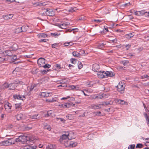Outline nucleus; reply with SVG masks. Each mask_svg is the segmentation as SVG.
<instances>
[{"label":"nucleus","instance_id":"13d9d810","mask_svg":"<svg viewBox=\"0 0 149 149\" xmlns=\"http://www.w3.org/2000/svg\"><path fill=\"white\" fill-rule=\"evenodd\" d=\"M49 70L50 69L43 70H41V72L43 73V74H45L46 73L48 72L49 71Z\"/></svg>","mask_w":149,"mask_h":149},{"label":"nucleus","instance_id":"f8f14e48","mask_svg":"<svg viewBox=\"0 0 149 149\" xmlns=\"http://www.w3.org/2000/svg\"><path fill=\"white\" fill-rule=\"evenodd\" d=\"M15 118L18 120H22L24 118V116L22 113H20L16 115Z\"/></svg>","mask_w":149,"mask_h":149},{"label":"nucleus","instance_id":"49530a36","mask_svg":"<svg viewBox=\"0 0 149 149\" xmlns=\"http://www.w3.org/2000/svg\"><path fill=\"white\" fill-rule=\"evenodd\" d=\"M38 116H39L38 114L31 115L30 116V118L31 119H36V117H37Z\"/></svg>","mask_w":149,"mask_h":149},{"label":"nucleus","instance_id":"052dcab7","mask_svg":"<svg viewBox=\"0 0 149 149\" xmlns=\"http://www.w3.org/2000/svg\"><path fill=\"white\" fill-rule=\"evenodd\" d=\"M4 102L2 97L0 95V104H2Z\"/></svg>","mask_w":149,"mask_h":149},{"label":"nucleus","instance_id":"5fc2aeb1","mask_svg":"<svg viewBox=\"0 0 149 149\" xmlns=\"http://www.w3.org/2000/svg\"><path fill=\"white\" fill-rule=\"evenodd\" d=\"M104 102V104H105L106 105H111L112 104V102L111 103L110 102Z\"/></svg>","mask_w":149,"mask_h":149},{"label":"nucleus","instance_id":"09e8293b","mask_svg":"<svg viewBox=\"0 0 149 149\" xmlns=\"http://www.w3.org/2000/svg\"><path fill=\"white\" fill-rule=\"evenodd\" d=\"M1 54V56H2V57H6L7 56V54H6V51H4Z\"/></svg>","mask_w":149,"mask_h":149},{"label":"nucleus","instance_id":"7ed1b4c3","mask_svg":"<svg viewBox=\"0 0 149 149\" xmlns=\"http://www.w3.org/2000/svg\"><path fill=\"white\" fill-rule=\"evenodd\" d=\"M104 105V102H102L100 104H93L91 106V108L94 109H98L102 108Z\"/></svg>","mask_w":149,"mask_h":149},{"label":"nucleus","instance_id":"b1692460","mask_svg":"<svg viewBox=\"0 0 149 149\" xmlns=\"http://www.w3.org/2000/svg\"><path fill=\"white\" fill-rule=\"evenodd\" d=\"M9 89L10 90H14L15 88V87L16 86L15 84L14 83H11L9 84Z\"/></svg>","mask_w":149,"mask_h":149},{"label":"nucleus","instance_id":"e2e57ef3","mask_svg":"<svg viewBox=\"0 0 149 149\" xmlns=\"http://www.w3.org/2000/svg\"><path fill=\"white\" fill-rule=\"evenodd\" d=\"M131 45L130 44H129L127 45H124V46L125 47H128V48L126 49L127 50L131 46Z\"/></svg>","mask_w":149,"mask_h":149},{"label":"nucleus","instance_id":"c03bdc74","mask_svg":"<svg viewBox=\"0 0 149 149\" xmlns=\"http://www.w3.org/2000/svg\"><path fill=\"white\" fill-rule=\"evenodd\" d=\"M68 82L66 80V79H63L62 80H61V82H60V84H66V83Z\"/></svg>","mask_w":149,"mask_h":149},{"label":"nucleus","instance_id":"f704fd0d","mask_svg":"<svg viewBox=\"0 0 149 149\" xmlns=\"http://www.w3.org/2000/svg\"><path fill=\"white\" fill-rule=\"evenodd\" d=\"M70 60L71 62L74 64L76 63L77 61V60H76L75 59L73 58H71Z\"/></svg>","mask_w":149,"mask_h":149},{"label":"nucleus","instance_id":"a18cd8bd","mask_svg":"<svg viewBox=\"0 0 149 149\" xmlns=\"http://www.w3.org/2000/svg\"><path fill=\"white\" fill-rule=\"evenodd\" d=\"M85 19V18L83 16H81L78 18V20H83Z\"/></svg>","mask_w":149,"mask_h":149},{"label":"nucleus","instance_id":"bb28decb","mask_svg":"<svg viewBox=\"0 0 149 149\" xmlns=\"http://www.w3.org/2000/svg\"><path fill=\"white\" fill-rule=\"evenodd\" d=\"M77 145V143L76 142H74L73 141H71L69 143V145L72 147H75Z\"/></svg>","mask_w":149,"mask_h":149},{"label":"nucleus","instance_id":"aec40b11","mask_svg":"<svg viewBox=\"0 0 149 149\" xmlns=\"http://www.w3.org/2000/svg\"><path fill=\"white\" fill-rule=\"evenodd\" d=\"M16 111H18L22 109L21 105L20 104H15Z\"/></svg>","mask_w":149,"mask_h":149},{"label":"nucleus","instance_id":"4c0bfd02","mask_svg":"<svg viewBox=\"0 0 149 149\" xmlns=\"http://www.w3.org/2000/svg\"><path fill=\"white\" fill-rule=\"evenodd\" d=\"M78 66L79 69H80L83 67V65L81 62L78 61Z\"/></svg>","mask_w":149,"mask_h":149},{"label":"nucleus","instance_id":"f3484780","mask_svg":"<svg viewBox=\"0 0 149 149\" xmlns=\"http://www.w3.org/2000/svg\"><path fill=\"white\" fill-rule=\"evenodd\" d=\"M54 114V112L52 110H49L47 111V114L45 115V116L46 117L49 116H52Z\"/></svg>","mask_w":149,"mask_h":149},{"label":"nucleus","instance_id":"9b49d317","mask_svg":"<svg viewBox=\"0 0 149 149\" xmlns=\"http://www.w3.org/2000/svg\"><path fill=\"white\" fill-rule=\"evenodd\" d=\"M105 72L104 71H99L97 73V74L98 75L99 77L101 78H103L104 77H106L105 76Z\"/></svg>","mask_w":149,"mask_h":149},{"label":"nucleus","instance_id":"0eeeda50","mask_svg":"<svg viewBox=\"0 0 149 149\" xmlns=\"http://www.w3.org/2000/svg\"><path fill=\"white\" fill-rule=\"evenodd\" d=\"M46 15L52 16L55 15L54 12L52 9L49 8L46 9Z\"/></svg>","mask_w":149,"mask_h":149},{"label":"nucleus","instance_id":"a878e982","mask_svg":"<svg viewBox=\"0 0 149 149\" xmlns=\"http://www.w3.org/2000/svg\"><path fill=\"white\" fill-rule=\"evenodd\" d=\"M8 143L10 145L12 143L13 144H15V140H14V139H13L12 138L8 139Z\"/></svg>","mask_w":149,"mask_h":149},{"label":"nucleus","instance_id":"6e6552de","mask_svg":"<svg viewBox=\"0 0 149 149\" xmlns=\"http://www.w3.org/2000/svg\"><path fill=\"white\" fill-rule=\"evenodd\" d=\"M13 97L15 99H19L22 100H24L26 99L25 96L20 95H13Z\"/></svg>","mask_w":149,"mask_h":149},{"label":"nucleus","instance_id":"6ab92c4d","mask_svg":"<svg viewBox=\"0 0 149 149\" xmlns=\"http://www.w3.org/2000/svg\"><path fill=\"white\" fill-rule=\"evenodd\" d=\"M9 84L8 83L5 82L1 86V88L3 89H5L9 87Z\"/></svg>","mask_w":149,"mask_h":149},{"label":"nucleus","instance_id":"a19ab883","mask_svg":"<svg viewBox=\"0 0 149 149\" xmlns=\"http://www.w3.org/2000/svg\"><path fill=\"white\" fill-rule=\"evenodd\" d=\"M76 30V31H78V29H70L67 30H66V31H68L69 32H71L73 30Z\"/></svg>","mask_w":149,"mask_h":149},{"label":"nucleus","instance_id":"de8ad7c7","mask_svg":"<svg viewBox=\"0 0 149 149\" xmlns=\"http://www.w3.org/2000/svg\"><path fill=\"white\" fill-rule=\"evenodd\" d=\"M36 148L37 146H29V148H27V149H36Z\"/></svg>","mask_w":149,"mask_h":149},{"label":"nucleus","instance_id":"2eb2a0df","mask_svg":"<svg viewBox=\"0 0 149 149\" xmlns=\"http://www.w3.org/2000/svg\"><path fill=\"white\" fill-rule=\"evenodd\" d=\"M105 76L106 77H112L114 75V73L112 72H109L107 71L105 72Z\"/></svg>","mask_w":149,"mask_h":149},{"label":"nucleus","instance_id":"864d4df0","mask_svg":"<svg viewBox=\"0 0 149 149\" xmlns=\"http://www.w3.org/2000/svg\"><path fill=\"white\" fill-rule=\"evenodd\" d=\"M40 36L43 37V38H45L47 36V34H45L44 33H41L40 34Z\"/></svg>","mask_w":149,"mask_h":149},{"label":"nucleus","instance_id":"ddd939ff","mask_svg":"<svg viewBox=\"0 0 149 149\" xmlns=\"http://www.w3.org/2000/svg\"><path fill=\"white\" fill-rule=\"evenodd\" d=\"M106 95L105 94H102L101 95H99L98 96H96L94 98H93L94 99H102V98H106V97H105V96Z\"/></svg>","mask_w":149,"mask_h":149},{"label":"nucleus","instance_id":"8fccbe9b","mask_svg":"<svg viewBox=\"0 0 149 149\" xmlns=\"http://www.w3.org/2000/svg\"><path fill=\"white\" fill-rule=\"evenodd\" d=\"M44 128L45 129H47V130H51L50 127L49 125H45L44 126Z\"/></svg>","mask_w":149,"mask_h":149},{"label":"nucleus","instance_id":"dca6fc26","mask_svg":"<svg viewBox=\"0 0 149 149\" xmlns=\"http://www.w3.org/2000/svg\"><path fill=\"white\" fill-rule=\"evenodd\" d=\"M73 105V106L75 104H73L72 103H66L65 104H62V106L64 108H69L71 105Z\"/></svg>","mask_w":149,"mask_h":149},{"label":"nucleus","instance_id":"ea45409f","mask_svg":"<svg viewBox=\"0 0 149 149\" xmlns=\"http://www.w3.org/2000/svg\"><path fill=\"white\" fill-rule=\"evenodd\" d=\"M122 62L125 66L127 65V64L129 63V62L128 61H122Z\"/></svg>","mask_w":149,"mask_h":149},{"label":"nucleus","instance_id":"4be33fe9","mask_svg":"<svg viewBox=\"0 0 149 149\" xmlns=\"http://www.w3.org/2000/svg\"><path fill=\"white\" fill-rule=\"evenodd\" d=\"M1 144V146H8L10 145L8 140L2 141Z\"/></svg>","mask_w":149,"mask_h":149},{"label":"nucleus","instance_id":"473e14b6","mask_svg":"<svg viewBox=\"0 0 149 149\" xmlns=\"http://www.w3.org/2000/svg\"><path fill=\"white\" fill-rule=\"evenodd\" d=\"M144 115L146 118V120L148 121V122H147V124H149V116L146 113H145Z\"/></svg>","mask_w":149,"mask_h":149},{"label":"nucleus","instance_id":"774afa93","mask_svg":"<svg viewBox=\"0 0 149 149\" xmlns=\"http://www.w3.org/2000/svg\"><path fill=\"white\" fill-rule=\"evenodd\" d=\"M69 44L68 42H65L64 44L63 45L64 46H69Z\"/></svg>","mask_w":149,"mask_h":149},{"label":"nucleus","instance_id":"1a4fd4ad","mask_svg":"<svg viewBox=\"0 0 149 149\" xmlns=\"http://www.w3.org/2000/svg\"><path fill=\"white\" fill-rule=\"evenodd\" d=\"M100 66L99 65L95 63L92 66V70L95 72H98L99 71Z\"/></svg>","mask_w":149,"mask_h":149},{"label":"nucleus","instance_id":"c9c22d12","mask_svg":"<svg viewBox=\"0 0 149 149\" xmlns=\"http://www.w3.org/2000/svg\"><path fill=\"white\" fill-rule=\"evenodd\" d=\"M143 146L142 144L138 143L137 144L136 148H142Z\"/></svg>","mask_w":149,"mask_h":149},{"label":"nucleus","instance_id":"603ef678","mask_svg":"<svg viewBox=\"0 0 149 149\" xmlns=\"http://www.w3.org/2000/svg\"><path fill=\"white\" fill-rule=\"evenodd\" d=\"M50 65H49V64H44V65H43V66H42V67H43L44 68H50Z\"/></svg>","mask_w":149,"mask_h":149},{"label":"nucleus","instance_id":"58836bf2","mask_svg":"<svg viewBox=\"0 0 149 149\" xmlns=\"http://www.w3.org/2000/svg\"><path fill=\"white\" fill-rule=\"evenodd\" d=\"M51 35L54 37H56V36H58V35H60V34H58L57 33H51Z\"/></svg>","mask_w":149,"mask_h":149},{"label":"nucleus","instance_id":"39448f33","mask_svg":"<svg viewBox=\"0 0 149 149\" xmlns=\"http://www.w3.org/2000/svg\"><path fill=\"white\" fill-rule=\"evenodd\" d=\"M4 107L5 110L8 113H10L12 111L11 109L12 107L11 104L10 103L7 102L4 105Z\"/></svg>","mask_w":149,"mask_h":149},{"label":"nucleus","instance_id":"69168bd1","mask_svg":"<svg viewBox=\"0 0 149 149\" xmlns=\"http://www.w3.org/2000/svg\"><path fill=\"white\" fill-rule=\"evenodd\" d=\"M46 40H47V41H48V39H41L40 40H39V42H45L46 41Z\"/></svg>","mask_w":149,"mask_h":149},{"label":"nucleus","instance_id":"9d476101","mask_svg":"<svg viewBox=\"0 0 149 149\" xmlns=\"http://www.w3.org/2000/svg\"><path fill=\"white\" fill-rule=\"evenodd\" d=\"M38 14L42 16H46V9L42 8L38 12Z\"/></svg>","mask_w":149,"mask_h":149},{"label":"nucleus","instance_id":"c85d7f7f","mask_svg":"<svg viewBox=\"0 0 149 149\" xmlns=\"http://www.w3.org/2000/svg\"><path fill=\"white\" fill-rule=\"evenodd\" d=\"M6 54H7V56L11 57L13 56V54L11 52V50H6Z\"/></svg>","mask_w":149,"mask_h":149},{"label":"nucleus","instance_id":"338daca9","mask_svg":"<svg viewBox=\"0 0 149 149\" xmlns=\"http://www.w3.org/2000/svg\"><path fill=\"white\" fill-rule=\"evenodd\" d=\"M118 102H119V103L121 104H124V103H125V102L123 100H119V101H118Z\"/></svg>","mask_w":149,"mask_h":149},{"label":"nucleus","instance_id":"393cba45","mask_svg":"<svg viewBox=\"0 0 149 149\" xmlns=\"http://www.w3.org/2000/svg\"><path fill=\"white\" fill-rule=\"evenodd\" d=\"M93 114H94L96 116H103L102 114V113L100 111H96L94 112H93Z\"/></svg>","mask_w":149,"mask_h":149},{"label":"nucleus","instance_id":"79ce46f5","mask_svg":"<svg viewBox=\"0 0 149 149\" xmlns=\"http://www.w3.org/2000/svg\"><path fill=\"white\" fill-rule=\"evenodd\" d=\"M135 147V145L132 144L129 145L128 147V149H134Z\"/></svg>","mask_w":149,"mask_h":149},{"label":"nucleus","instance_id":"f03ea898","mask_svg":"<svg viewBox=\"0 0 149 149\" xmlns=\"http://www.w3.org/2000/svg\"><path fill=\"white\" fill-rule=\"evenodd\" d=\"M118 91L120 93H122L124 92L125 90V86L124 84L122 83H119L117 86Z\"/></svg>","mask_w":149,"mask_h":149},{"label":"nucleus","instance_id":"4d7b16f0","mask_svg":"<svg viewBox=\"0 0 149 149\" xmlns=\"http://www.w3.org/2000/svg\"><path fill=\"white\" fill-rule=\"evenodd\" d=\"M52 95V94L51 93H46V97H47L51 96Z\"/></svg>","mask_w":149,"mask_h":149},{"label":"nucleus","instance_id":"0e129e2a","mask_svg":"<svg viewBox=\"0 0 149 149\" xmlns=\"http://www.w3.org/2000/svg\"><path fill=\"white\" fill-rule=\"evenodd\" d=\"M46 92L42 93L40 95L43 97H46Z\"/></svg>","mask_w":149,"mask_h":149},{"label":"nucleus","instance_id":"412c9836","mask_svg":"<svg viewBox=\"0 0 149 149\" xmlns=\"http://www.w3.org/2000/svg\"><path fill=\"white\" fill-rule=\"evenodd\" d=\"M28 28V26H23L22 27H21L19 29L21 30V32H25L26 31Z\"/></svg>","mask_w":149,"mask_h":149},{"label":"nucleus","instance_id":"f257e3e1","mask_svg":"<svg viewBox=\"0 0 149 149\" xmlns=\"http://www.w3.org/2000/svg\"><path fill=\"white\" fill-rule=\"evenodd\" d=\"M33 141L29 137L26 136L24 135H22L19 136L18 138H16L15 139L16 142H21L22 143L24 144L26 142L29 143V142Z\"/></svg>","mask_w":149,"mask_h":149},{"label":"nucleus","instance_id":"e433bc0d","mask_svg":"<svg viewBox=\"0 0 149 149\" xmlns=\"http://www.w3.org/2000/svg\"><path fill=\"white\" fill-rule=\"evenodd\" d=\"M77 10V9L76 7H74V8H71L70 9L68 10L69 12H73L74 11H76V10Z\"/></svg>","mask_w":149,"mask_h":149},{"label":"nucleus","instance_id":"37998d69","mask_svg":"<svg viewBox=\"0 0 149 149\" xmlns=\"http://www.w3.org/2000/svg\"><path fill=\"white\" fill-rule=\"evenodd\" d=\"M11 58L12 61L14 62L17 59V56L16 55H14L13 56H12L11 57H10Z\"/></svg>","mask_w":149,"mask_h":149},{"label":"nucleus","instance_id":"6e6d98bb","mask_svg":"<svg viewBox=\"0 0 149 149\" xmlns=\"http://www.w3.org/2000/svg\"><path fill=\"white\" fill-rule=\"evenodd\" d=\"M61 84L59 85L58 86V87L59 88H60V87H64L67 86V85H66V84Z\"/></svg>","mask_w":149,"mask_h":149},{"label":"nucleus","instance_id":"20e7f679","mask_svg":"<svg viewBox=\"0 0 149 149\" xmlns=\"http://www.w3.org/2000/svg\"><path fill=\"white\" fill-rule=\"evenodd\" d=\"M135 14L136 15L141 16L144 15H145L146 16V15H148L149 14V12H145L144 10H142L140 11H136L134 12Z\"/></svg>","mask_w":149,"mask_h":149},{"label":"nucleus","instance_id":"3c124183","mask_svg":"<svg viewBox=\"0 0 149 149\" xmlns=\"http://www.w3.org/2000/svg\"><path fill=\"white\" fill-rule=\"evenodd\" d=\"M58 43H54L52 45V47L53 48H56V47H57L58 46Z\"/></svg>","mask_w":149,"mask_h":149},{"label":"nucleus","instance_id":"5701e85b","mask_svg":"<svg viewBox=\"0 0 149 149\" xmlns=\"http://www.w3.org/2000/svg\"><path fill=\"white\" fill-rule=\"evenodd\" d=\"M11 51H15L18 49V47L17 44H14L11 46Z\"/></svg>","mask_w":149,"mask_h":149},{"label":"nucleus","instance_id":"a211bd4d","mask_svg":"<svg viewBox=\"0 0 149 149\" xmlns=\"http://www.w3.org/2000/svg\"><path fill=\"white\" fill-rule=\"evenodd\" d=\"M57 25L59 28L63 29H65L67 26V24L65 23H63L61 24L58 23Z\"/></svg>","mask_w":149,"mask_h":149},{"label":"nucleus","instance_id":"680f3d73","mask_svg":"<svg viewBox=\"0 0 149 149\" xmlns=\"http://www.w3.org/2000/svg\"><path fill=\"white\" fill-rule=\"evenodd\" d=\"M48 148L49 149H51L54 148L53 145L50 144L48 145Z\"/></svg>","mask_w":149,"mask_h":149},{"label":"nucleus","instance_id":"4468645a","mask_svg":"<svg viewBox=\"0 0 149 149\" xmlns=\"http://www.w3.org/2000/svg\"><path fill=\"white\" fill-rule=\"evenodd\" d=\"M61 139H71L72 138L70 137V134H68L67 135L65 134H63L61 137Z\"/></svg>","mask_w":149,"mask_h":149},{"label":"nucleus","instance_id":"2f4dec72","mask_svg":"<svg viewBox=\"0 0 149 149\" xmlns=\"http://www.w3.org/2000/svg\"><path fill=\"white\" fill-rule=\"evenodd\" d=\"M72 54L74 56L78 57L80 56V54L78 52L74 51L72 53Z\"/></svg>","mask_w":149,"mask_h":149},{"label":"nucleus","instance_id":"c756f323","mask_svg":"<svg viewBox=\"0 0 149 149\" xmlns=\"http://www.w3.org/2000/svg\"><path fill=\"white\" fill-rule=\"evenodd\" d=\"M134 33L132 32V33H130L129 34L126 35V36L127 38H130L133 37L134 36Z\"/></svg>","mask_w":149,"mask_h":149},{"label":"nucleus","instance_id":"7c9ffc66","mask_svg":"<svg viewBox=\"0 0 149 149\" xmlns=\"http://www.w3.org/2000/svg\"><path fill=\"white\" fill-rule=\"evenodd\" d=\"M38 70H39L37 69L36 68H33L32 69L31 72L33 74H36L38 72Z\"/></svg>","mask_w":149,"mask_h":149},{"label":"nucleus","instance_id":"423d86ee","mask_svg":"<svg viewBox=\"0 0 149 149\" xmlns=\"http://www.w3.org/2000/svg\"><path fill=\"white\" fill-rule=\"evenodd\" d=\"M45 60L43 58H39L38 60L37 63L39 66H42L45 64Z\"/></svg>","mask_w":149,"mask_h":149},{"label":"nucleus","instance_id":"cd10ccee","mask_svg":"<svg viewBox=\"0 0 149 149\" xmlns=\"http://www.w3.org/2000/svg\"><path fill=\"white\" fill-rule=\"evenodd\" d=\"M8 57L6 58L1 56L0 57V63L5 61H6L8 60Z\"/></svg>","mask_w":149,"mask_h":149},{"label":"nucleus","instance_id":"bf43d9fd","mask_svg":"<svg viewBox=\"0 0 149 149\" xmlns=\"http://www.w3.org/2000/svg\"><path fill=\"white\" fill-rule=\"evenodd\" d=\"M142 79H144L145 78H148V79L149 78V76L147 75H144L141 77Z\"/></svg>","mask_w":149,"mask_h":149},{"label":"nucleus","instance_id":"72a5a7b5","mask_svg":"<svg viewBox=\"0 0 149 149\" xmlns=\"http://www.w3.org/2000/svg\"><path fill=\"white\" fill-rule=\"evenodd\" d=\"M106 45L105 42H104L102 43H100L99 46L101 48H104V45Z\"/></svg>","mask_w":149,"mask_h":149}]
</instances>
